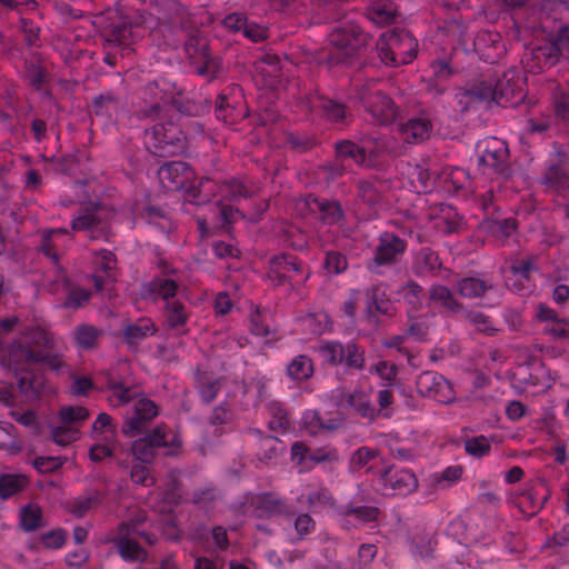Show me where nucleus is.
I'll return each mask as SVG.
<instances>
[{
    "instance_id": "nucleus-1",
    "label": "nucleus",
    "mask_w": 569,
    "mask_h": 569,
    "mask_svg": "<svg viewBox=\"0 0 569 569\" xmlns=\"http://www.w3.org/2000/svg\"><path fill=\"white\" fill-rule=\"evenodd\" d=\"M158 177L163 189L169 191H187L197 207H208V214H197V230L204 239L213 230L231 224L241 212L223 200L239 201L250 196L251 190L240 178H230L218 182L211 178H202L196 182L194 170L183 161H170L158 170Z\"/></svg>"
},
{
    "instance_id": "nucleus-2",
    "label": "nucleus",
    "mask_w": 569,
    "mask_h": 569,
    "mask_svg": "<svg viewBox=\"0 0 569 569\" xmlns=\"http://www.w3.org/2000/svg\"><path fill=\"white\" fill-rule=\"evenodd\" d=\"M47 345L48 338L43 330L27 327L10 345L8 358L2 362V366L13 371L17 387L27 402H34L42 396L54 393V387L46 378L42 367L71 375V369L62 357L49 352Z\"/></svg>"
},
{
    "instance_id": "nucleus-3",
    "label": "nucleus",
    "mask_w": 569,
    "mask_h": 569,
    "mask_svg": "<svg viewBox=\"0 0 569 569\" xmlns=\"http://www.w3.org/2000/svg\"><path fill=\"white\" fill-rule=\"evenodd\" d=\"M182 498L181 482L174 471L168 473L164 486L157 493L154 501L150 499L148 506L151 512L139 509L130 512L128 519L106 536V541L113 543L124 561H143L147 552L138 543V539L153 545L158 539L159 528L154 522V515L166 517L164 521L172 522L171 513Z\"/></svg>"
},
{
    "instance_id": "nucleus-4",
    "label": "nucleus",
    "mask_w": 569,
    "mask_h": 569,
    "mask_svg": "<svg viewBox=\"0 0 569 569\" xmlns=\"http://www.w3.org/2000/svg\"><path fill=\"white\" fill-rule=\"evenodd\" d=\"M150 6L154 12L144 8L134 9L112 24L106 38L108 52L103 60L107 64L113 66L118 53L129 56L133 51L132 44L148 31L158 29L161 22L177 26L188 16V8L178 0H151Z\"/></svg>"
},
{
    "instance_id": "nucleus-5",
    "label": "nucleus",
    "mask_w": 569,
    "mask_h": 569,
    "mask_svg": "<svg viewBox=\"0 0 569 569\" xmlns=\"http://www.w3.org/2000/svg\"><path fill=\"white\" fill-rule=\"evenodd\" d=\"M300 4L302 11L310 16L311 23H332L321 56L329 67L366 49L367 37L360 32L356 13L350 12L342 0H300Z\"/></svg>"
},
{
    "instance_id": "nucleus-6",
    "label": "nucleus",
    "mask_w": 569,
    "mask_h": 569,
    "mask_svg": "<svg viewBox=\"0 0 569 569\" xmlns=\"http://www.w3.org/2000/svg\"><path fill=\"white\" fill-rule=\"evenodd\" d=\"M390 150L391 141L385 136L363 137L359 142L347 139L337 141L335 159L319 166L318 178L330 184L342 177L351 163L366 168H381Z\"/></svg>"
},
{
    "instance_id": "nucleus-7",
    "label": "nucleus",
    "mask_w": 569,
    "mask_h": 569,
    "mask_svg": "<svg viewBox=\"0 0 569 569\" xmlns=\"http://www.w3.org/2000/svg\"><path fill=\"white\" fill-rule=\"evenodd\" d=\"M360 32L367 37L366 49L360 52H355L348 59L337 60L333 66L343 64L351 68H363L372 64L371 56L377 54L379 60L390 67H398L401 64L411 63L418 51V40L405 29H393L386 31L380 36L379 41H376L368 33Z\"/></svg>"
},
{
    "instance_id": "nucleus-8",
    "label": "nucleus",
    "mask_w": 569,
    "mask_h": 569,
    "mask_svg": "<svg viewBox=\"0 0 569 569\" xmlns=\"http://www.w3.org/2000/svg\"><path fill=\"white\" fill-rule=\"evenodd\" d=\"M160 273L141 284L143 299L163 302V327L174 336L188 335L189 313L184 303L177 298L179 277L177 270L166 261H159Z\"/></svg>"
},
{
    "instance_id": "nucleus-9",
    "label": "nucleus",
    "mask_w": 569,
    "mask_h": 569,
    "mask_svg": "<svg viewBox=\"0 0 569 569\" xmlns=\"http://www.w3.org/2000/svg\"><path fill=\"white\" fill-rule=\"evenodd\" d=\"M107 388L110 391L109 402L111 406H129L122 425V432L126 436L133 437L147 431L149 422L158 416L157 405L147 397H138L132 388L126 387L122 381L112 377L107 378Z\"/></svg>"
},
{
    "instance_id": "nucleus-10",
    "label": "nucleus",
    "mask_w": 569,
    "mask_h": 569,
    "mask_svg": "<svg viewBox=\"0 0 569 569\" xmlns=\"http://www.w3.org/2000/svg\"><path fill=\"white\" fill-rule=\"evenodd\" d=\"M68 236L69 233L66 229L46 231L42 234L39 249L48 259L52 260L54 267L58 269V277L54 283L60 284L67 295L61 306L66 309L77 310L90 300L91 292L87 289L72 286L67 278V272L59 264L60 247Z\"/></svg>"
},
{
    "instance_id": "nucleus-11",
    "label": "nucleus",
    "mask_w": 569,
    "mask_h": 569,
    "mask_svg": "<svg viewBox=\"0 0 569 569\" xmlns=\"http://www.w3.org/2000/svg\"><path fill=\"white\" fill-rule=\"evenodd\" d=\"M376 84L372 78L363 83L360 80H352L349 101L361 104L377 123L388 126L396 120L399 110L389 96L376 89Z\"/></svg>"
},
{
    "instance_id": "nucleus-12",
    "label": "nucleus",
    "mask_w": 569,
    "mask_h": 569,
    "mask_svg": "<svg viewBox=\"0 0 569 569\" xmlns=\"http://www.w3.org/2000/svg\"><path fill=\"white\" fill-rule=\"evenodd\" d=\"M181 439L177 432L161 423L131 445V452L137 461L151 463L158 456H177Z\"/></svg>"
},
{
    "instance_id": "nucleus-13",
    "label": "nucleus",
    "mask_w": 569,
    "mask_h": 569,
    "mask_svg": "<svg viewBox=\"0 0 569 569\" xmlns=\"http://www.w3.org/2000/svg\"><path fill=\"white\" fill-rule=\"evenodd\" d=\"M319 209L316 210V219L319 220L318 233L323 236L325 232H331L332 238L325 239V241H332L337 247L348 251L351 254H358L353 252L352 242L356 241L355 232L345 228V211L337 200H328L319 198Z\"/></svg>"
},
{
    "instance_id": "nucleus-14",
    "label": "nucleus",
    "mask_w": 569,
    "mask_h": 569,
    "mask_svg": "<svg viewBox=\"0 0 569 569\" xmlns=\"http://www.w3.org/2000/svg\"><path fill=\"white\" fill-rule=\"evenodd\" d=\"M146 149L157 157L184 154L188 150L187 137L172 121L158 122L144 130Z\"/></svg>"
},
{
    "instance_id": "nucleus-15",
    "label": "nucleus",
    "mask_w": 569,
    "mask_h": 569,
    "mask_svg": "<svg viewBox=\"0 0 569 569\" xmlns=\"http://www.w3.org/2000/svg\"><path fill=\"white\" fill-rule=\"evenodd\" d=\"M465 171L457 167H445L439 170L436 167H429L426 163H418L411 168V183L418 193H430L435 190L451 188L458 190L462 187L461 177Z\"/></svg>"
},
{
    "instance_id": "nucleus-16",
    "label": "nucleus",
    "mask_w": 569,
    "mask_h": 569,
    "mask_svg": "<svg viewBox=\"0 0 569 569\" xmlns=\"http://www.w3.org/2000/svg\"><path fill=\"white\" fill-rule=\"evenodd\" d=\"M553 113H541L539 117L530 116L526 120V130L540 136L552 134L569 128V89L557 84L552 96Z\"/></svg>"
},
{
    "instance_id": "nucleus-17",
    "label": "nucleus",
    "mask_w": 569,
    "mask_h": 569,
    "mask_svg": "<svg viewBox=\"0 0 569 569\" xmlns=\"http://www.w3.org/2000/svg\"><path fill=\"white\" fill-rule=\"evenodd\" d=\"M558 376L543 362L531 360L519 363L512 372L511 385L518 392L531 396L548 391L556 382Z\"/></svg>"
},
{
    "instance_id": "nucleus-18",
    "label": "nucleus",
    "mask_w": 569,
    "mask_h": 569,
    "mask_svg": "<svg viewBox=\"0 0 569 569\" xmlns=\"http://www.w3.org/2000/svg\"><path fill=\"white\" fill-rule=\"evenodd\" d=\"M111 212L98 202H89L79 209L71 221L74 231L84 232L91 239L107 240L110 234Z\"/></svg>"
},
{
    "instance_id": "nucleus-19",
    "label": "nucleus",
    "mask_w": 569,
    "mask_h": 569,
    "mask_svg": "<svg viewBox=\"0 0 569 569\" xmlns=\"http://www.w3.org/2000/svg\"><path fill=\"white\" fill-rule=\"evenodd\" d=\"M297 107L311 120L323 118L335 124H346L349 117L342 102L323 97L317 91L299 97Z\"/></svg>"
},
{
    "instance_id": "nucleus-20",
    "label": "nucleus",
    "mask_w": 569,
    "mask_h": 569,
    "mask_svg": "<svg viewBox=\"0 0 569 569\" xmlns=\"http://www.w3.org/2000/svg\"><path fill=\"white\" fill-rule=\"evenodd\" d=\"M232 508L236 512L254 518H271L287 512L286 501L271 492H246Z\"/></svg>"
},
{
    "instance_id": "nucleus-21",
    "label": "nucleus",
    "mask_w": 569,
    "mask_h": 569,
    "mask_svg": "<svg viewBox=\"0 0 569 569\" xmlns=\"http://www.w3.org/2000/svg\"><path fill=\"white\" fill-rule=\"evenodd\" d=\"M184 51L199 76L212 80L223 71L222 59L210 51L204 37L190 36L184 42Z\"/></svg>"
},
{
    "instance_id": "nucleus-22",
    "label": "nucleus",
    "mask_w": 569,
    "mask_h": 569,
    "mask_svg": "<svg viewBox=\"0 0 569 569\" xmlns=\"http://www.w3.org/2000/svg\"><path fill=\"white\" fill-rule=\"evenodd\" d=\"M306 266L291 253L274 254L269 259L268 277L276 286L303 283L309 279Z\"/></svg>"
},
{
    "instance_id": "nucleus-23",
    "label": "nucleus",
    "mask_w": 569,
    "mask_h": 569,
    "mask_svg": "<svg viewBox=\"0 0 569 569\" xmlns=\"http://www.w3.org/2000/svg\"><path fill=\"white\" fill-rule=\"evenodd\" d=\"M317 350L321 359L330 366L341 365L347 369L360 370L365 365L363 351L351 342L321 341Z\"/></svg>"
},
{
    "instance_id": "nucleus-24",
    "label": "nucleus",
    "mask_w": 569,
    "mask_h": 569,
    "mask_svg": "<svg viewBox=\"0 0 569 569\" xmlns=\"http://www.w3.org/2000/svg\"><path fill=\"white\" fill-rule=\"evenodd\" d=\"M252 79L258 89L277 94L286 83L280 58L272 53L259 57L253 63Z\"/></svg>"
},
{
    "instance_id": "nucleus-25",
    "label": "nucleus",
    "mask_w": 569,
    "mask_h": 569,
    "mask_svg": "<svg viewBox=\"0 0 569 569\" xmlns=\"http://www.w3.org/2000/svg\"><path fill=\"white\" fill-rule=\"evenodd\" d=\"M418 480L409 469L389 468L377 480L376 490L382 496H407L416 490Z\"/></svg>"
},
{
    "instance_id": "nucleus-26",
    "label": "nucleus",
    "mask_w": 569,
    "mask_h": 569,
    "mask_svg": "<svg viewBox=\"0 0 569 569\" xmlns=\"http://www.w3.org/2000/svg\"><path fill=\"white\" fill-rule=\"evenodd\" d=\"M221 27L237 37L251 42H261L268 38V28L254 20H250L243 12H231L220 21Z\"/></svg>"
},
{
    "instance_id": "nucleus-27",
    "label": "nucleus",
    "mask_w": 569,
    "mask_h": 569,
    "mask_svg": "<svg viewBox=\"0 0 569 569\" xmlns=\"http://www.w3.org/2000/svg\"><path fill=\"white\" fill-rule=\"evenodd\" d=\"M535 322L542 325L543 335L555 340H565L569 338V319L560 317L558 311L547 302H538L532 310Z\"/></svg>"
},
{
    "instance_id": "nucleus-28",
    "label": "nucleus",
    "mask_w": 569,
    "mask_h": 569,
    "mask_svg": "<svg viewBox=\"0 0 569 569\" xmlns=\"http://www.w3.org/2000/svg\"><path fill=\"white\" fill-rule=\"evenodd\" d=\"M335 402L341 409L352 410L359 417L373 421L378 417V410L375 407L369 392L353 389L350 391L335 390L332 392Z\"/></svg>"
},
{
    "instance_id": "nucleus-29",
    "label": "nucleus",
    "mask_w": 569,
    "mask_h": 569,
    "mask_svg": "<svg viewBox=\"0 0 569 569\" xmlns=\"http://www.w3.org/2000/svg\"><path fill=\"white\" fill-rule=\"evenodd\" d=\"M457 290L463 298L472 299L483 297L486 300L483 306L489 308L497 306L501 300L500 288L479 276L460 279L457 282Z\"/></svg>"
},
{
    "instance_id": "nucleus-30",
    "label": "nucleus",
    "mask_w": 569,
    "mask_h": 569,
    "mask_svg": "<svg viewBox=\"0 0 569 569\" xmlns=\"http://www.w3.org/2000/svg\"><path fill=\"white\" fill-rule=\"evenodd\" d=\"M417 389L426 398L439 403H450L456 398L451 383L436 371H425L417 379Z\"/></svg>"
},
{
    "instance_id": "nucleus-31",
    "label": "nucleus",
    "mask_w": 569,
    "mask_h": 569,
    "mask_svg": "<svg viewBox=\"0 0 569 569\" xmlns=\"http://www.w3.org/2000/svg\"><path fill=\"white\" fill-rule=\"evenodd\" d=\"M525 48L522 62L533 73L541 72L546 68L553 66L561 56L553 40L537 44L533 42L525 43Z\"/></svg>"
},
{
    "instance_id": "nucleus-32",
    "label": "nucleus",
    "mask_w": 569,
    "mask_h": 569,
    "mask_svg": "<svg viewBox=\"0 0 569 569\" xmlns=\"http://www.w3.org/2000/svg\"><path fill=\"white\" fill-rule=\"evenodd\" d=\"M86 261L91 270L90 277L97 291L103 289L106 281L114 278L117 258L109 249L91 250L86 254Z\"/></svg>"
},
{
    "instance_id": "nucleus-33",
    "label": "nucleus",
    "mask_w": 569,
    "mask_h": 569,
    "mask_svg": "<svg viewBox=\"0 0 569 569\" xmlns=\"http://www.w3.org/2000/svg\"><path fill=\"white\" fill-rule=\"evenodd\" d=\"M406 241L392 232H383L379 236V243L371 260L368 261V269L379 273V268L391 263L405 252Z\"/></svg>"
},
{
    "instance_id": "nucleus-34",
    "label": "nucleus",
    "mask_w": 569,
    "mask_h": 569,
    "mask_svg": "<svg viewBox=\"0 0 569 569\" xmlns=\"http://www.w3.org/2000/svg\"><path fill=\"white\" fill-rule=\"evenodd\" d=\"M556 12H568L569 13V0H540L539 10L532 9L530 16L523 21L515 19V26L518 29V33L523 31H530L535 37L543 31V16H551Z\"/></svg>"
},
{
    "instance_id": "nucleus-35",
    "label": "nucleus",
    "mask_w": 569,
    "mask_h": 569,
    "mask_svg": "<svg viewBox=\"0 0 569 569\" xmlns=\"http://www.w3.org/2000/svg\"><path fill=\"white\" fill-rule=\"evenodd\" d=\"M492 93L493 91L486 87V80H478L458 88L453 94L452 103H455L457 111L467 112L478 104L489 101Z\"/></svg>"
},
{
    "instance_id": "nucleus-36",
    "label": "nucleus",
    "mask_w": 569,
    "mask_h": 569,
    "mask_svg": "<svg viewBox=\"0 0 569 569\" xmlns=\"http://www.w3.org/2000/svg\"><path fill=\"white\" fill-rule=\"evenodd\" d=\"M486 87H489L493 93L489 98V101H493L497 104L507 107L508 104H515V100L522 98V90L519 81L516 79V71L508 70L503 72V77L495 81H487Z\"/></svg>"
},
{
    "instance_id": "nucleus-37",
    "label": "nucleus",
    "mask_w": 569,
    "mask_h": 569,
    "mask_svg": "<svg viewBox=\"0 0 569 569\" xmlns=\"http://www.w3.org/2000/svg\"><path fill=\"white\" fill-rule=\"evenodd\" d=\"M432 130V119L428 111H420L399 124L401 138L405 142L412 144L427 140L431 136Z\"/></svg>"
},
{
    "instance_id": "nucleus-38",
    "label": "nucleus",
    "mask_w": 569,
    "mask_h": 569,
    "mask_svg": "<svg viewBox=\"0 0 569 569\" xmlns=\"http://www.w3.org/2000/svg\"><path fill=\"white\" fill-rule=\"evenodd\" d=\"M382 183L376 178L360 179L357 182V200L368 207L362 219H372L382 206Z\"/></svg>"
},
{
    "instance_id": "nucleus-39",
    "label": "nucleus",
    "mask_w": 569,
    "mask_h": 569,
    "mask_svg": "<svg viewBox=\"0 0 569 569\" xmlns=\"http://www.w3.org/2000/svg\"><path fill=\"white\" fill-rule=\"evenodd\" d=\"M479 164L499 171L508 156L506 143L495 137H490L478 143Z\"/></svg>"
},
{
    "instance_id": "nucleus-40",
    "label": "nucleus",
    "mask_w": 569,
    "mask_h": 569,
    "mask_svg": "<svg viewBox=\"0 0 569 569\" xmlns=\"http://www.w3.org/2000/svg\"><path fill=\"white\" fill-rule=\"evenodd\" d=\"M296 499L300 505H306L313 510L327 507L331 505L332 501V497L328 488L317 479L297 488Z\"/></svg>"
},
{
    "instance_id": "nucleus-41",
    "label": "nucleus",
    "mask_w": 569,
    "mask_h": 569,
    "mask_svg": "<svg viewBox=\"0 0 569 569\" xmlns=\"http://www.w3.org/2000/svg\"><path fill=\"white\" fill-rule=\"evenodd\" d=\"M338 515L343 527L350 528L376 521L379 509L375 506L358 505L356 501H350L338 508Z\"/></svg>"
},
{
    "instance_id": "nucleus-42",
    "label": "nucleus",
    "mask_w": 569,
    "mask_h": 569,
    "mask_svg": "<svg viewBox=\"0 0 569 569\" xmlns=\"http://www.w3.org/2000/svg\"><path fill=\"white\" fill-rule=\"evenodd\" d=\"M429 216L432 227L442 234L457 232L462 223L457 210L447 203H439Z\"/></svg>"
},
{
    "instance_id": "nucleus-43",
    "label": "nucleus",
    "mask_w": 569,
    "mask_h": 569,
    "mask_svg": "<svg viewBox=\"0 0 569 569\" xmlns=\"http://www.w3.org/2000/svg\"><path fill=\"white\" fill-rule=\"evenodd\" d=\"M447 536L451 537L460 545L472 546L475 551L477 549L490 547L493 541L490 538L483 537L478 539L470 532V529L462 517L452 519L446 529Z\"/></svg>"
},
{
    "instance_id": "nucleus-44",
    "label": "nucleus",
    "mask_w": 569,
    "mask_h": 569,
    "mask_svg": "<svg viewBox=\"0 0 569 569\" xmlns=\"http://www.w3.org/2000/svg\"><path fill=\"white\" fill-rule=\"evenodd\" d=\"M541 183L569 202V172L561 163H550L541 177Z\"/></svg>"
},
{
    "instance_id": "nucleus-45",
    "label": "nucleus",
    "mask_w": 569,
    "mask_h": 569,
    "mask_svg": "<svg viewBox=\"0 0 569 569\" xmlns=\"http://www.w3.org/2000/svg\"><path fill=\"white\" fill-rule=\"evenodd\" d=\"M366 16L375 24H391L397 19L398 8L393 0H369Z\"/></svg>"
},
{
    "instance_id": "nucleus-46",
    "label": "nucleus",
    "mask_w": 569,
    "mask_h": 569,
    "mask_svg": "<svg viewBox=\"0 0 569 569\" xmlns=\"http://www.w3.org/2000/svg\"><path fill=\"white\" fill-rule=\"evenodd\" d=\"M229 93L222 91L217 100L216 116L218 119H222L224 122H232L236 120L233 111L236 106L240 103L242 98L241 88L233 86L228 88Z\"/></svg>"
},
{
    "instance_id": "nucleus-47",
    "label": "nucleus",
    "mask_w": 569,
    "mask_h": 569,
    "mask_svg": "<svg viewBox=\"0 0 569 569\" xmlns=\"http://www.w3.org/2000/svg\"><path fill=\"white\" fill-rule=\"evenodd\" d=\"M548 495V489L543 483L528 486L519 497V505L527 509L528 513H536L546 503Z\"/></svg>"
},
{
    "instance_id": "nucleus-48",
    "label": "nucleus",
    "mask_w": 569,
    "mask_h": 569,
    "mask_svg": "<svg viewBox=\"0 0 569 569\" xmlns=\"http://www.w3.org/2000/svg\"><path fill=\"white\" fill-rule=\"evenodd\" d=\"M268 412L270 419L268 427L276 433L273 437H267L264 442H273L278 435H286L290 431V421L283 406L278 401H270L268 403Z\"/></svg>"
},
{
    "instance_id": "nucleus-49",
    "label": "nucleus",
    "mask_w": 569,
    "mask_h": 569,
    "mask_svg": "<svg viewBox=\"0 0 569 569\" xmlns=\"http://www.w3.org/2000/svg\"><path fill=\"white\" fill-rule=\"evenodd\" d=\"M103 496L98 490H88L84 495L74 498L68 503V511L76 518H82L88 512L100 507Z\"/></svg>"
},
{
    "instance_id": "nucleus-50",
    "label": "nucleus",
    "mask_w": 569,
    "mask_h": 569,
    "mask_svg": "<svg viewBox=\"0 0 569 569\" xmlns=\"http://www.w3.org/2000/svg\"><path fill=\"white\" fill-rule=\"evenodd\" d=\"M412 268L418 276L436 274L441 269V262L435 250L421 248L415 253Z\"/></svg>"
},
{
    "instance_id": "nucleus-51",
    "label": "nucleus",
    "mask_w": 569,
    "mask_h": 569,
    "mask_svg": "<svg viewBox=\"0 0 569 569\" xmlns=\"http://www.w3.org/2000/svg\"><path fill=\"white\" fill-rule=\"evenodd\" d=\"M299 325L306 333L313 336H321L332 327L329 315L322 310L308 312L300 317Z\"/></svg>"
},
{
    "instance_id": "nucleus-52",
    "label": "nucleus",
    "mask_w": 569,
    "mask_h": 569,
    "mask_svg": "<svg viewBox=\"0 0 569 569\" xmlns=\"http://www.w3.org/2000/svg\"><path fill=\"white\" fill-rule=\"evenodd\" d=\"M157 329L149 318H140L136 322L126 326L123 330L124 340L130 346H137L144 339L153 336Z\"/></svg>"
},
{
    "instance_id": "nucleus-53",
    "label": "nucleus",
    "mask_w": 569,
    "mask_h": 569,
    "mask_svg": "<svg viewBox=\"0 0 569 569\" xmlns=\"http://www.w3.org/2000/svg\"><path fill=\"white\" fill-rule=\"evenodd\" d=\"M101 335L102 331L99 328L81 323L73 329L72 338L78 350L88 351L97 347Z\"/></svg>"
},
{
    "instance_id": "nucleus-54",
    "label": "nucleus",
    "mask_w": 569,
    "mask_h": 569,
    "mask_svg": "<svg viewBox=\"0 0 569 569\" xmlns=\"http://www.w3.org/2000/svg\"><path fill=\"white\" fill-rule=\"evenodd\" d=\"M313 371V362L306 355L295 356L286 366L287 377L298 382H302L311 378Z\"/></svg>"
},
{
    "instance_id": "nucleus-55",
    "label": "nucleus",
    "mask_w": 569,
    "mask_h": 569,
    "mask_svg": "<svg viewBox=\"0 0 569 569\" xmlns=\"http://www.w3.org/2000/svg\"><path fill=\"white\" fill-rule=\"evenodd\" d=\"M118 98L111 93H102L92 100L91 110L92 112L104 120L106 123L113 121V118L119 108Z\"/></svg>"
},
{
    "instance_id": "nucleus-56",
    "label": "nucleus",
    "mask_w": 569,
    "mask_h": 569,
    "mask_svg": "<svg viewBox=\"0 0 569 569\" xmlns=\"http://www.w3.org/2000/svg\"><path fill=\"white\" fill-rule=\"evenodd\" d=\"M319 208V198L313 194L293 197L288 200V211L292 216L301 218L316 217V210Z\"/></svg>"
},
{
    "instance_id": "nucleus-57",
    "label": "nucleus",
    "mask_w": 569,
    "mask_h": 569,
    "mask_svg": "<svg viewBox=\"0 0 569 569\" xmlns=\"http://www.w3.org/2000/svg\"><path fill=\"white\" fill-rule=\"evenodd\" d=\"M429 301L430 303L442 307L449 311H457L461 307L451 289L440 283H433L430 287Z\"/></svg>"
},
{
    "instance_id": "nucleus-58",
    "label": "nucleus",
    "mask_w": 569,
    "mask_h": 569,
    "mask_svg": "<svg viewBox=\"0 0 569 569\" xmlns=\"http://www.w3.org/2000/svg\"><path fill=\"white\" fill-rule=\"evenodd\" d=\"M91 436L94 441H116L117 426L110 415L101 412L92 425Z\"/></svg>"
},
{
    "instance_id": "nucleus-59",
    "label": "nucleus",
    "mask_w": 569,
    "mask_h": 569,
    "mask_svg": "<svg viewBox=\"0 0 569 569\" xmlns=\"http://www.w3.org/2000/svg\"><path fill=\"white\" fill-rule=\"evenodd\" d=\"M539 267L532 258L522 259L511 266L513 277L520 281L523 289H532L536 287L535 280L531 278L533 272H538Z\"/></svg>"
},
{
    "instance_id": "nucleus-60",
    "label": "nucleus",
    "mask_w": 569,
    "mask_h": 569,
    "mask_svg": "<svg viewBox=\"0 0 569 569\" xmlns=\"http://www.w3.org/2000/svg\"><path fill=\"white\" fill-rule=\"evenodd\" d=\"M20 527L26 532L36 531L42 526V510L38 505L28 503L20 509Z\"/></svg>"
},
{
    "instance_id": "nucleus-61",
    "label": "nucleus",
    "mask_w": 569,
    "mask_h": 569,
    "mask_svg": "<svg viewBox=\"0 0 569 569\" xmlns=\"http://www.w3.org/2000/svg\"><path fill=\"white\" fill-rule=\"evenodd\" d=\"M27 485V479L18 473H2L0 475V498L2 500L11 498L13 495L21 491Z\"/></svg>"
},
{
    "instance_id": "nucleus-62",
    "label": "nucleus",
    "mask_w": 569,
    "mask_h": 569,
    "mask_svg": "<svg viewBox=\"0 0 569 569\" xmlns=\"http://www.w3.org/2000/svg\"><path fill=\"white\" fill-rule=\"evenodd\" d=\"M348 259L346 254L337 250H328L325 253L322 269L327 276H339L347 271Z\"/></svg>"
},
{
    "instance_id": "nucleus-63",
    "label": "nucleus",
    "mask_w": 569,
    "mask_h": 569,
    "mask_svg": "<svg viewBox=\"0 0 569 569\" xmlns=\"http://www.w3.org/2000/svg\"><path fill=\"white\" fill-rule=\"evenodd\" d=\"M293 530L289 531V539L292 542L301 541L316 528V521L309 513H299L292 522Z\"/></svg>"
},
{
    "instance_id": "nucleus-64",
    "label": "nucleus",
    "mask_w": 569,
    "mask_h": 569,
    "mask_svg": "<svg viewBox=\"0 0 569 569\" xmlns=\"http://www.w3.org/2000/svg\"><path fill=\"white\" fill-rule=\"evenodd\" d=\"M463 448L469 456L482 458L491 451V439L483 435L467 437L463 440Z\"/></svg>"
}]
</instances>
